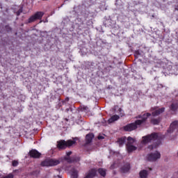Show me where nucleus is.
Instances as JSON below:
<instances>
[{
	"mask_svg": "<svg viewBox=\"0 0 178 178\" xmlns=\"http://www.w3.org/2000/svg\"><path fill=\"white\" fill-rule=\"evenodd\" d=\"M158 140V134H152L142 138L141 144L145 145L151 143V141H156Z\"/></svg>",
	"mask_w": 178,
	"mask_h": 178,
	"instance_id": "1",
	"label": "nucleus"
},
{
	"mask_svg": "<svg viewBox=\"0 0 178 178\" xmlns=\"http://www.w3.org/2000/svg\"><path fill=\"white\" fill-rule=\"evenodd\" d=\"M60 161L58 159H47L42 162V166H56V165H59Z\"/></svg>",
	"mask_w": 178,
	"mask_h": 178,
	"instance_id": "2",
	"label": "nucleus"
},
{
	"mask_svg": "<svg viewBox=\"0 0 178 178\" xmlns=\"http://www.w3.org/2000/svg\"><path fill=\"white\" fill-rule=\"evenodd\" d=\"M76 142L74 140H70L67 141L60 140L58 143V147L60 149H65L66 147H72V145H73Z\"/></svg>",
	"mask_w": 178,
	"mask_h": 178,
	"instance_id": "3",
	"label": "nucleus"
},
{
	"mask_svg": "<svg viewBox=\"0 0 178 178\" xmlns=\"http://www.w3.org/2000/svg\"><path fill=\"white\" fill-rule=\"evenodd\" d=\"M43 16L44 13L37 12L29 19V23H33V22H35V20H41Z\"/></svg>",
	"mask_w": 178,
	"mask_h": 178,
	"instance_id": "4",
	"label": "nucleus"
},
{
	"mask_svg": "<svg viewBox=\"0 0 178 178\" xmlns=\"http://www.w3.org/2000/svg\"><path fill=\"white\" fill-rule=\"evenodd\" d=\"M161 158V153L158 152H155L154 153H152L147 156V159L151 162H155L157 159Z\"/></svg>",
	"mask_w": 178,
	"mask_h": 178,
	"instance_id": "5",
	"label": "nucleus"
},
{
	"mask_svg": "<svg viewBox=\"0 0 178 178\" xmlns=\"http://www.w3.org/2000/svg\"><path fill=\"white\" fill-rule=\"evenodd\" d=\"M148 116H151V113H146V114H143L142 116H139V118L141 120H138L136 121V124H142V123H144V122H145V120H147V119L148 118Z\"/></svg>",
	"mask_w": 178,
	"mask_h": 178,
	"instance_id": "6",
	"label": "nucleus"
},
{
	"mask_svg": "<svg viewBox=\"0 0 178 178\" xmlns=\"http://www.w3.org/2000/svg\"><path fill=\"white\" fill-rule=\"evenodd\" d=\"M137 126H140V124H137L135 122V123H131L125 126L124 130H125V131H133V130L137 129Z\"/></svg>",
	"mask_w": 178,
	"mask_h": 178,
	"instance_id": "7",
	"label": "nucleus"
},
{
	"mask_svg": "<svg viewBox=\"0 0 178 178\" xmlns=\"http://www.w3.org/2000/svg\"><path fill=\"white\" fill-rule=\"evenodd\" d=\"M173 131H178V121H175L170 124V129L168 130V133H173Z\"/></svg>",
	"mask_w": 178,
	"mask_h": 178,
	"instance_id": "8",
	"label": "nucleus"
},
{
	"mask_svg": "<svg viewBox=\"0 0 178 178\" xmlns=\"http://www.w3.org/2000/svg\"><path fill=\"white\" fill-rule=\"evenodd\" d=\"M163 112H165V108H152V116H158L159 115H161V113H163Z\"/></svg>",
	"mask_w": 178,
	"mask_h": 178,
	"instance_id": "9",
	"label": "nucleus"
},
{
	"mask_svg": "<svg viewBox=\"0 0 178 178\" xmlns=\"http://www.w3.org/2000/svg\"><path fill=\"white\" fill-rule=\"evenodd\" d=\"M29 155L32 158H40V156H41V153L38 152V151H37L35 149H32L29 152Z\"/></svg>",
	"mask_w": 178,
	"mask_h": 178,
	"instance_id": "10",
	"label": "nucleus"
},
{
	"mask_svg": "<svg viewBox=\"0 0 178 178\" xmlns=\"http://www.w3.org/2000/svg\"><path fill=\"white\" fill-rule=\"evenodd\" d=\"M130 170V164L127 163L121 168L122 173H127Z\"/></svg>",
	"mask_w": 178,
	"mask_h": 178,
	"instance_id": "11",
	"label": "nucleus"
},
{
	"mask_svg": "<svg viewBox=\"0 0 178 178\" xmlns=\"http://www.w3.org/2000/svg\"><path fill=\"white\" fill-rule=\"evenodd\" d=\"M148 177V171L143 170L139 172V178H147Z\"/></svg>",
	"mask_w": 178,
	"mask_h": 178,
	"instance_id": "12",
	"label": "nucleus"
},
{
	"mask_svg": "<svg viewBox=\"0 0 178 178\" xmlns=\"http://www.w3.org/2000/svg\"><path fill=\"white\" fill-rule=\"evenodd\" d=\"M14 10H15V13L17 14V16H19V15H20V13L23 12L22 7L19 6H15L14 7Z\"/></svg>",
	"mask_w": 178,
	"mask_h": 178,
	"instance_id": "13",
	"label": "nucleus"
},
{
	"mask_svg": "<svg viewBox=\"0 0 178 178\" xmlns=\"http://www.w3.org/2000/svg\"><path fill=\"white\" fill-rule=\"evenodd\" d=\"M127 149L128 152H133V151H136V149H137V147L133 145L127 144Z\"/></svg>",
	"mask_w": 178,
	"mask_h": 178,
	"instance_id": "14",
	"label": "nucleus"
},
{
	"mask_svg": "<svg viewBox=\"0 0 178 178\" xmlns=\"http://www.w3.org/2000/svg\"><path fill=\"white\" fill-rule=\"evenodd\" d=\"M71 177L72 178H77L78 177V172L74 168H73L70 172Z\"/></svg>",
	"mask_w": 178,
	"mask_h": 178,
	"instance_id": "15",
	"label": "nucleus"
},
{
	"mask_svg": "<svg viewBox=\"0 0 178 178\" xmlns=\"http://www.w3.org/2000/svg\"><path fill=\"white\" fill-rule=\"evenodd\" d=\"M119 120V116L115 115L112 116L109 120H108V123H113V122H115V120Z\"/></svg>",
	"mask_w": 178,
	"mask_h": 178,
	"instance_id": "16",
	"label": "nucleus"
},
{
	"mask_svg": "<svg viewBox=\"0 0 178 178\" xmlns=\"http://www.w3.org/2000/svg\"><path fill=\"white\" fill-rule=\"evenodd\" d=\"M92 138H94V134H89L86 135V140L88 143H91V141L92 140Z\"/></svg>",
	"mask_w": 178,
	"mask_h": 178,
	"instance_id": "17",
	"label": "nucleus"
},
{
	"mask_svg": "<svg viewBox=\"0 0 178 178\" xmlns=\"http://www.w3.org/2000/svg\"><path fill=\"white\" fill-rule=\"evenodd\" d=\"M135 141H136V140H134V138L129 136L127 138V144H129V145H133V144H134Z\"/></svg>",
	"mask_w": 178,
	"mask_h": 178,
	"instance_id": "18",
	"label": "nucleus"
},
{
	"mask_svg": "<svg viewBox=\"0 0 178 178\" xmlns=\"http://www.w3.org/2000/svg\"><path fill=\"white\" fill-rule=\"evenodd\" d=\"M125 141H126V138H119L118 140V144H119V145H123Z\"/></svg>",
	"mask_w": 178,
	"mask_h": 178,
	"instance_id": "19",
	"label": "nucleus"
},
{
	"mask_svg": "<svg viewBox=\"0 0 178 178\" xmlns=\"http://www.w3.org/2000/svg\"><path fill=\"white\" fill-rule=\"evenodd\" d=\"M159 122H161V120H159V119H152L151 124H159Z\"/></svg>",
	"mask_w": 178,
	"mask_h": 178,
	"instance_id": "20",
	"label": "nucleus"
},
{
	"mask_svg": "<svg viewBox=\"0 0 178 178\" xmlns=\"http://www.w3.org/2000/svg\"><path fill=\"white\" fill-rule=\"evenodd\" d=\"M99 173L101 175V176L105 177V175H106V171L104 169L100 168L99 169Z\"/></svg>",
	"mask_w": 178,
	"mask_h": 178,
	"instance_id": "21",
	"label": "nucleus"
},
{
	"mask_svg": "<svg viewBox=\"0 0 178 178\" xmlns=\"http://www.w3.org/2000/svg\"><path fill=\"white\" fill-rule=\"evenodd\" d=\"M156 144L154 146H149L148 148L149 149H154V148H156V147H158L160 144H161V141L159 140H156Z\"/></svg>",
	"mask_w": 178,
	"mask_h": 178,
	"instance_id": "22",
	"label": "nucleus"
},
{
	"mask_svg": "<svg viewBox=\"0 0 178 178\" xmlns=\"http://www.w3.org/2000/svg\"><path fill=\"white\" fill-rule=\"evenodd\" d=\"M177 104H172L171 105V109L172 111H176V109H177Z\"/></svg>",
	"mask_w": 178,
	"mask_h": 178,
	"instance_id": "23",
	"label": "nucleus"
},
{
	"mask_svg": "<svg viewBox=\"0 0 178 178\" xmlns=\"http://www.w3.org/2000/svg\"><path fill=\"white\" fill-rule=\"evenodd\" d=\"M19 163L17 161H13V166H17Z\"/></svg>",
	"mask_w": 178,
	"mask_h": 178,
	"instance_id": "24",
	"label": "nucleus"
},
{
	"mask_svg": "<svg viewBox=\"0 0 178 178\" xmlns=\"http://www.w3.org/2000/svg\"><path fill=\"white\" fill-rule=\"evenodd\" d=\"M67 156H69L70 155H72V152H67Z\"/></svg>",
	"mask_w": 178,
	"mask_h": 178,
	"instance_id": "25",
	"label": "nucleus"
},
{
	"mask_svg": "<svg viewBox=\"0 0 178 178\" xmlns=\"http://www.w3.org/2000/svg\"><path fill=\"white\" fill-rule=\"evenodd\" d=\"M99 140H102L104 138V136H98Z\"/></svg>",
	"mask_w": 178,
	"mask_h": 178,
	"instance_id": "26",
	"label": "nucleus"
},
{
	"mask_svg": "<svg viewBox=\"0 0 178 178\" xmlns=\"http://www.w3.org/2000/svg\"><path fill=\"white\" fill-rule=\"evenodd\" d=\"M55 178H62V177L59 175H57V176L55 177Z\"/></svg>",
	"mask_w": 178,
	"mask_h": 178,
	"instance_id": "27",
	"label": "nucleus"
},
{
	"mask_svg": "<svg viewBox=\"0 0 178 178\" xmlns=\"http://www.w3.org/2000/svg\"><path fill=\"white\" fill-rule=\"evenodd\" d=\"M175 10H178V5L175 7Z\"/></svg>",
	"mask_w": 178,
	"mask_h": 178,
	"instance_id": "28",
	"label": "nucleus"
},
{
	"mask_svg": "<svg viewBox=\"0 0 178 178\" xmlns=\"http://www.w3.org/2000/svg\"><path fill=\"white\" fill-rule=\"evenodd\" d=\"M177 156H178V150H177Z\"/></svg>",
	"mask_w": 178,
	"mask_h": 178,
	"instance_id": "29",
	"label": "nucleus"
},
{
	"mask_svg": "<svg viewBox=\"0 0 178 178\" xmlns=\"http://www.w3.org/2000/svg\"><path fill=\"white\" fill-rule=\"evenodd\" d=\"M119 111H122V110L120 108Z\"/></svg>",
	"mask_w": 178,
	"mask_h": 178,
	"instance_id": "30",
	"label": "nucleus"
}]
</instances>
